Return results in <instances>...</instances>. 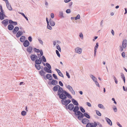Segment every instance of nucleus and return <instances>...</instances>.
Here are the masks:
<instances>
[{
    "label": "nucleus",
    "mask_w": 127,
    "mask_h": 127,
    "mask_svg": "<svg viewBox=\"0 0 127 127\" xmlns=\"http://www.w3.org/2000/svg\"><path fill=\"white\" fill-rule=\"evenodd\" d=\"M73 112L75 114L76 116H78V119L79 120L82 119V118L84 117V115L80 111H78L79 108L78 106H76L74 107Z\"/></svg>",
    "instance_id": "1"
},
{
    "label": "nucleus",
    "mask_w": 127,
    "mask_h": 127,
    "mask_svg": "<svg viewBox=\"0 0 127 127\" xmlns=\"http://www.w3.org/2000/svg\"><path fill=\"white\" fill-rule=\"evenodd\" d=\"M64 91H66L64 90L62 87H60L58 89L57 92V95L59 96L60 98H61L65 96L64 94H65Z\"/></svg>",
    "instance_id": "2"
},
{
    "label": "nucleus",
    "mask_w": 127,
    "mask_h": 127,
    "mask_svg": "<svg viewBox=\"0 0 127 127\" xmlns=\"http://www.w3.org/2000/svg\"><path fill=\"white\" fill-rule=\"evenodd\" d=\"M66 97L64 96L61 98L62 99L61 100V103L63 105H64L65 106H66L67 105L70 103L71 102V100L69 99L67 100L65 99L66 98Z\"/></svg>",
    "instance_id": "3"
},
{
    "label": "nucleus",
    "mask_w": 127,
    "mask_h": 127,
    "mask_svg": "<svg viewBox=\"0 0 127 127\" xmlns=\"http://www.w3.org/2000/svg\"><path fill=\"white\" fill-rule=\"evenodd\" d=\"M41 55L39 54L38 55V57L39 59H36L35 61V63L36 64H40L42 61L41 57Z\"/></svg>",
    "instance_id": "4"
},
{
    "label": "nucleus",
    "mask_w": 127,
    "mask_h": 127,
    "mask_svg": "<svg viewBox=\"0 0 127 127\" xmlns=\"http://www.w3.org/2000/svg\"><path fill=\"white\" fill-rule=\"evenodd\" d=\"M30 58L33 61H35V60L37 59L38 58L37 56L35 54H31Z\"/></svg>",
    "instance_id": "5"
},
{
    "label": "nucleus",
    "mask_w": 127,
    "mask_h": 127,
    "mask_svg": "<svg viewBox=\"0 0 127 127\" xmlns=\"http://www.w3.org/2000/svg\"><path fill=\"white\" fill-rule=\"evenodd\" d=\"M8 20L7 19H6L3 20L1 22V23L3 25L4 27H6L8 24Z\"/></svg>",
    "instance_id": "6"
},
{
    "label": "nucleus",
    "mask_w": 127,
    "mask_h": 127,
    "mask_svg": "<svg viewBox=\"0 0 127 127\" xmlns=\"http://www.w3.org/2000/svg\"><path fill=\"white\" fill-rule=\"evenodd\" d=\"M82 51V49L80 48L77 47L75 49V52L76 53L80 54Z\"/></svg>",
    "instance_id": "7"
},
{
    "label": "nucleus",
    "mask_w": 127,
    "mask_h": 127,
    "mask_svg": "<svg viewBox=\"0 0 127 127\" xmlns=\"http://www.w3.org/2000/svg\"><path fill=\"white\" fill-rule=\"evenodd\" d=\"M23 45L25 47H28L30 45V43L28 40H25L23 42Z\"/></svg>",
    "instance_id": "8"
},
{
    "label": "nucleus",
    "mask_w": 127,
    "mask_h": 127,
    "mask_svg": "<svg viewBox=\"0 0 127 127\" xmlns=\"http://www.w3.org/2000/svg\"><path fill=\"white\" fill-rule=\"evenodd\" d=\"M6 6L7 9L11 11L12 10V8L9 2H7L6 3Z\"/></svg>",
    "instance_id": "9"
},
{
    "label": "nucleus",
    "mask_w": 127,
    "mask_h": 127,
    "mask_svg": "<svg viewBox=\"0 0 127 127\" xmlns=\"http://www.w3.org/2000/svg\"><path fill=\"white\" fill-rule=\"evenodd\" d=\"M98 42H97L96 43V45L94 47V56H95L96 55V52L97 51V50L98 48Z\"/></svg>",
    "instance_id": "10"
},
{
    "label": "nucleus",
    "mask_w": 127,
    "mask_h": 127,
    "mask_svg": "<svg viewBox=\"0 0 127 127\" xmlns=\"http://www.w3.org/2000/svg\"><path fill=\"white\" fill-rule=\"evenodd\" d=\"M61 87L58 85H55L53 89V91L54 92H56L58 91V89Z\"/></svg>",
    "instance_id": "11"
},
{
    "label": "nucleus",
    "mask_w": 127,
    "mask_h": 127,
    "mask_svg": "<svg viewBox=\"0 0 127 127\" xmlns=\"http://www.w3.org/2000/svg\"><path fill=\"white\" fill-rule=\"evenodd\" d=\"M105 119L106 120V121L107 122V123L110 126H112V122L109 119L106 117L105 118Z\"/></svg>",
    "instance_id": "12"
},
{
    "label": "nucleus",
    "mask_w": 127,
    "mask_h": 127,
    "mask_svg": "<svg viewBox=\"0 0 127 127\" xmlns=\"http://www.w3.org/2000/svg\"><path fill=\"white\" fill-rule=\"evenodd\" d=\"M27 50L30 54L32 52V48L31 46H29L27 48Z\"/></svg>",
    "instance_id": "13"
},
{
    "label": "nucleus",
    "mask_w": 127,
    "mask_h": 127,
    "mask_svg": "<svg viewBox=\"0 0 127 127\" xmlns=\"http://www.w3.org/2000/svg\"><path fill=\"white\" fill-rule=\"evenodd\" d=\"M16 35L17 37H19L21 35H23V33L22 31H19L17 32Z\"/></svg>",
    "instance_id": "14"
},
{
    "label": "nucleus",
    "mask_w": 127,
    "mask_h": 127,
    "mask_svg": "<svg viewBox=\"0 0 127 127\" xmlns=\"http://www.w3.org/2000/svg\"><path fill=\"white\" fill-rule=\"evenodd\" d=\"M74 107V106L72 104H70L68 105V108L70 110H72L73 109Z\"/></svg>",
    "instance_id": "15"
},
{
    "label": "nucleus",
    "mask_w": 127,
    "mask_h": 127,
    "mask_svg": "<svg viewBox=\"0 0 127 127\" xmlns=\"http://www.w3.org/2000/svg\"><path fill=\"white\" fill-rule=\"evenodd\" d=\"M51 83L53 85H57L58 84V82L56 80L53 79L51 81Z\"/></svg>",
    "instance_id": "16"
},
{
    "label": "nucleus",
    "mask_w": 127,
    "mask_h": 127,
    "mask_svg": "<svg viewBox=\"0 0 127 127\" xmlns=\"http://www.w3.org/2000/svg\"><path fill=\"white\" fill-rule=\"evenodd\" d=\"M65 92V94L64 95L65 96V97H66V98H67V96L68 97V98H72V97L71 96V95L69 94L66 91H64Z\"/></svg>",
    "instance_id": "17"
},
{
    "label": "nucleus",
    "mask_w": 127,
    "mask_h": 127,
    "mask_svg": "<svg viewBox=\"0 0 127 127\" xmlns=\"http://www.w3.org/2000/svg\"><path fill=\"white\" fill-rule=\"evenodd\" d=\"M19 28L18 27H15L14 29L12 31V32L13 34H15L17 32V31L19 30Z\"/></svg>",
    "instance_id": "18"
},
{
    "label": "nucleus",
    "mask_w": 127,
    "mask_h": 127,
    "mask_svg": "<svg viewBox=\"0 0 127 127\" xmlns=\"http://www.w3.org/2000/svg\"><path fill=\"white\" fill-rule=\"evenodd\" d=\"M44 70L47 73H52V71L50 69H49L46 67H45L44 68Z\"/></svg>",
    "instance_id": "19"
},
{
    "label": "nucleus",
    "mask_w": 127,
    "mask_h": 127,
    "mask_svg": "<svg viewBox=\"0 0 127 127\" xmlns=\"http://www.w3.org/2000/svg\"><path fill=\"white\" fill-rule=\"evenodd\" d=\"M89 122V120L86 118L83 119L82 121V123L84 124H87V123Z\"/></svg>",
    "instance_id": "20"
},
{
    "label": "nucleus",
    "mask_w": 127,
    "mask_h": 127,
    "mask_svg": "<svg viewBox=\"0 0 127 127\" xmlns=\"http://www.w3.org/2000/svg\"><path fill=\"white\" fill-rule=\"evenodd\" d=\"M49 22L50 25L52 26H54L55 25V23L54 21H53V20L51 19H50L49 20Z\"/></svg>",
    "instance_id": "21"
},
{
    "label": "nucleus",
    "mask_w": 127,
    "mask_h": 127,
    "mask_svg": "<svg viewBox=\"0 0 127 127\" xmlns=\"http://www.w3.org/2000/svg\"><path fill=\"white\" fill-rule=\"evenodd\" d=\"M127 41L126 40H124L123 41L122 46L124 48H125L127 46Z\"/></svg>",
    "instance_id": "22"
},
{
    "label": "nucleus",
    "mask_w": 127,
    "mask_h": 127,
    "mask_svg": "<svg viewBox=\"0 0 127 127\" xmlns=\"http://www.w3.org/2000/svg\"><path fill=\"white\" fill-rule=\"evenodd\" d=\"M71 101L75 105L77 106H78L79 105V104L78 102L75 100L73 98H72L71 99Z\"/></svg>",
    "instance_id": "23"
},
{
    "label": "nucleus",
    "mask_w": 127,
    "mask_h": 127,
    "mask_svg": "<svg viewBox=\"0 0 127 127\" xmlns=\"http://www.w3.org/2000/svg\"><path fill=\"white\" fill-rule=\"evenodd\" d=\"M46 77L47 78L50 80H52V75L50 74H48L46 75Z\"/></svg>",
    "instance_id": "24"
},
{
    "label": "nucleus",
    "mask_w": 127,
    "mask_h": 127,
    "mask_svg": "<svg viewBox=\"0 0 127 127\" xmlns=\"http://www.w3.org/2000/svg\"><path fill=\"white\" fill-rule=\"evenodd\" d=\"M26 38V37L25 36H22L20 38V40L21 42H23L24 41Z\"/></svg>",
    "instance_id": "25"
},
{
    "label": "nucleus",
    "mask_w": 127,
    "mask_h": 127,
    "mask_svg": "<svg viewBox=\"0 0 127 127\" xmlns=\"http://www.w3.org/2000/svg\"><path fill=\"white\" fill-rule=\"evenodd\" d=\"M14 28V26L12 24H9L8 26V29L10 31L12 30Z\"/></svg>",
    "instance_id": "26"
},
{
    "label": "nucleus",
    "mask_w": 127,
    "mask_h": 127,
    "mask_svg": "<svg viewBox=\"0 0 127 127\" xmlns=\"http://www.w3.org/2000/svg\"><path fill=\"white\" fill-rule=\"evenodd\" d=\"M94 124V123H88L87 124L86 127H93V125Z\"/></svg>",
    "instance_id": "27"
},
{
    "label": "nucleus",
    "mask_w": 127,
    "mask_h": 127,
    "mask_svg": "<svg viewBox=\"0 0 127 127\" xmlns=\"http://www.w3.org/2000/svg\"><path fill=\"white\" fill-rule=\"evenodd\" d=\"M90 77L94 82H95V81H96L97 79L93 75H90Z\"/></svg>",
    "instance_id": "28"
},
{
    "label": "nucleus",
    "mask_w": 127,
    "mask_h": 127,
    "mask_svg": "<svg viewBox=\"0 0 127 127\" xmlns=\"http://www.w3.org/2000/svg\"><path fill=\"white\" fill-rule=\"evenodd\" d=\"M40 64H35V66L36 68L38 70H39L41 68V66Z\"/></svg>",
    "instance_id": "29"
},
{
    "label": "nucleus",
    "mask_w": 127,
    "mask_h": 127,
    "mask_svg": "<svg viewBox=\"0 0 127 127\" xmlns=\"http://www.w3.org/2000/svg\"><path fill=\"white\" fill-rule=\"evenodd\" d=\"M84 115V116L85 117L88 119H90V116L87 113H84V114H83Z\"/></svg>",
    "instance_id": "30"
},
{
    "label": "nucleus",
    "mask_w": 127,
    "mask_h": 127,
    "mask_svg": "<svg viewBox=\"0 0 127 127\" xmlns=\"http://www.w3.org/2000/svg\"><path fill=\"white\" fill-rule=\"evenodd\" d=\"M98 106L99 108L101 109H105V107L102 104H98Z\"/></svg>",
    "instance_id": "31"
},
{
    "label": "nucleus",
    "mask_w": 127,
    "mask_h": 127,
    "mask_svg": "<svg viewBox=\"0 0 127 127\" xmlns=\"http://www.w3.org/2000/svg\"><path fill=\"white\" fill-rule=\"evenodd\" d=\"M20 13L25 18V19L27 21H28V18L24 14V13L22 12H21Z\"/></svg>",
    "instance_id": "32"
},
{
    "label": "nucleus",
    "mask_w": 127,
    "mask_h": 127,
    "mask_svg": "<svg viewBox=\"0 0 127 127\" xmlns=\"http://www.w3.org/2000/svg\"><path fill=\"white\" fill-rule=\"evenodd\" d=\"M33 51L36 53H39L40 52V50L39 49L34 48H33Z\"/></svg>",
    "instance_id": "33"
},
{
    "label": "nucleus",
    "mask_w": 127,
    "mask_h": 127,
    "mask_svg": "<svg viewBox=\"0 0 127 127\" xmlns=\"http://www.w3.org/2000/svg\"><path fill=\"white\" fill-rule=\"evenodd\" d=\"M80 110L82 112L84 113L85 112V110L81 106H80L79 107Z\"/></svg>",
    "instance_id": "34"
},
{
    "label": "nucleus",
    "mask_w": 127,
    "mask_h": 127,
    "mask_svg": "<svg viewBox=\"0 0 127 127\" xmlns=\"http://www.w3.org/2000/svg\"><path fill=\"white\" fill-rule=\"evenodd\" d=\"M96 114L98 116H101V114L99 111L96 110Z\"/></svg>",
    "instance_id": "35"
},
{
    "label": "nucleus",
    "mask_w": 127,
    "mask_h": 127,
    "mask_svg": "<svg viewBox=\"0 0 127 127\" xmlns=\"http://www.w3.org/2000/svg\"><path fill=\"white\" fill-rule=\"evenodd\" d=\"M38 40L39 42L42 45H43V41L41 40L40 38H38Z\"/></svg>",
    "instance_id": "36"
},
{
    "label": "nucleus",
    "mask_w": 127,
    "mask_h": 127,
    "mask_svg": "<svg viewBox=\"0 0 127 127\" xmlns=\"http://www.w3.org/2000/svg\"><path fill=\"white\" fill-rule=\"evenodd\" d=\"M26 112L25 111H22L21 114L23 116H25L26 114Z\"/></svg>",
    "instance_id": "37"
},
{
    "label": "nucleus",
    "mask_w": 127,
    "mask_h": 127,
    "mask_svg": "<svg viewBox=\"0 0 127 127\" xmlns=\"http://www.w3.org/2000/svg\"><path fill=\"white\" fill-rule=\"evenodd\" d=\"M2 13L1 12H0V19L1 20H2L4 19L3 16L2 15Z\"/></svg>",
    "instance_id": "38"
},
{
    "label": "nucleus",
    "mask_w": 127,
    "mask_h": 127,
    "mask_svg": "<svg viewBox=\"0 0 127 127\" xmlns=\"http://www.w3.org/2000/svg\"><path fill=\"white\" fill-rule=\"evenodd\" d=\"M56 47L60 52L61 51V49L59 44H57V45Z\"/></svg>",
    "instance_id": "39"
},
{
    "label": "nucleus",
    "mask_w": 127,
    "mask_h": 127,
    "mask_svg": "<svg viewBox=\"0 0 127 127\" xmlns=\"http://www.w3.org/2000/svg\"><path fill=\"white\" fill-rule=\"evenodd\" d=\"M46 66H47V67H48V68L49 69H51V67L49 64L47 63L46 64Z\"/></svg>",
    "instance_id": "40"
},
{
    "label": "nucleus",
    "mask_w": 127,
    "mask_h": 127,
    "mask_svg": "<svg viewBox=\"0 0 127 127\" xmlns=\"http://www.w3.org/2000/svg\"><path fill=\"white\" fill-rule=\"evenodd\" d=\"M46 66H47V67H48V68L49 69H51V67L49 64L47 63L46 64Z\"/></svg>",
    "instance_id": "41"
},
{
    "label": "nucleus",
    "mask_w": 127,
    "mask_h": 127,
    "mask_svg": "<svg viewBox=\"0 0 127 127\" xmlns=\"http://www.w3.org/2000/svg\"><path fill=\"white\" fill-rule=\"evenodd\" d=\"M94 124L93 125V127H96V126H97L98 124L96 122H94Z\"/></svg>",
    "instance_id": "42"
},
{
    "label": "nucleus",
    "mask_w": 127,
    "mask_h": 127,
    "mask_svg": "<svg viewBox=\"0 0 127 127\" xmlns=\"http://www.w3.org/2000/svg\"><path fill=\"white\" fill-rule=\"evenodd\" d=\"M80 18V15L79 14H78L77 15V16L74 18L75 19V20H77V19H79Z\"/></svg>",
    "instance_id": "43"
},
{
    "label": "nucleus",
    "mask_w": 127,
    "mask_h": 127,
    "mask_svg": "<svg viewBox=\"0 0 127 127\" xmlns=\"http://www.w3.org/2000/svg\"><path fill=\"white\" fill-rule=\"evenodd\" d=\"M56 54H57L58 56L59 57H60V54L59 53V51L57 50H56Z\"/></svg>",
    "instance_id": "44"
},
{
    "label": "nucleus",
    "mask_w": 127,
    "mask_h": 127,
    "mask_svg": "<svg viewBox=\"0 0 127 127\" xmlns=\"http://www.w3.org/2000/svg\"><path fill=\"white\" fill-rule=\"evenodd\" d=\"M47 28L48 29L50 30H51L52 29V27L50 25H47Z\"/></svg>",
    "instance_id": "45"
},
{
    "label": "nucleus",
    "mask_w": 127,
    "mask_h": 127,
    "mask_svg": "<svg viewBox=\"0 0 127 127\" xmlns=\"http://www.w3.org/2000/svg\"><path fill=\"white\" fill-rule=\"evenodd\" d=\"M59 15H60V16L63 18H64V17L63 16V13L62 11H60L59 12Z\"/></svg>",
    "instance_id": "46"
},
{
    "label": "nucleus",
    "mask_w": 127,
    "mask_h": 127,
    "mask_svg": "<svg viewBox=\"0 0 127 127\" xmlns=\"http://www.w3.org/2000/svg\"><path fill=\"white\" fill-rule=\"evenodd\" d=\"M53 76L54 78L56 79H58V78L57 77L56 75L55 74H53Z\"/></svg>",
    "instance_id": "47"
},
{
    "label": "nucleus",
    "mask_w": 127,
    "mask_h": 127,
    "mask_svg": "<svg viewBox=\"0 0 127 127\" xmlns=\"http://www.w3.org/2000/svg\"><path fill=\"white\" fill-rule=\"evenodd\" d=\"M66 88L68 89L69 90L70 89H71L72 88V87L70 85H68L67 87H66Z\"/></svg>",
    "instance_id": "48"
},
{
    "label": "nucleus",
    "mask_w": 127,
    "mask_h": 127,
    "mask_svg": "<svg viewBox=\"0 0 127 127\" xmlns=\"http://www.w3.org/2000/svg\"><path fill=\"white\" fill-rule=\"evenodd\" d=\"M114 79L115 81V83L116 84H117L118 83V81L116 79L115 77L114 76H113Z\"/></svg>",
    "instance_id": "49"
},
{
    "label": "nucleus",
    "mask_w": 127,
    "mask_h": 127,
    "mask_svg": "<svg viewBox=\"0 0 127 127\" xmlns=\"http://www.w3.org/2000/svg\"><path fill=\"white\" fill-rule=\"evenodd\" d=\"M58 74L60 76L62 77L63 78L64 77V76L63 74L62 73V72H60Z\"/></svg>",
    "instance_id": "50"
},
{
    "label": "nucleus",
    "mask_w": 127,
    "mask_h": 127,
    "mask_svg": "<svg viewBox=\"0 0 127 127\" xmlns=\"http://www.w3.org/2000/svg\"><path fill=\"white\" fill-rule=\"evenodd\" d=\"M66 12L67 13H69L71 12V10L70 9H68L66 10Z\"/></svg>",
    "instance_id": "51"
},
{
    "label": "nucleus",
    "mask_w": 127,
    "mask_h": 127,
    "mask_svg": "<svg viewBox=\"0 0 127 127\" xmlns=\"http://www.w3.org/2000/svg\"><path fill=\"white\" fill-rule=\"evenodd\" d=\"M0 9L1 11V12L2 13L3 12V11L2 9V7L1 5H0Z\"/></svg>",
    "instance_id": "52"
},
{
    "label": "nucleus",
    "mask_w": 127,
    "mask_h": 127,
    "mask_svg": "<svg viewBox=\"0 0 127 127\" xmlns=\"http://www.w3.org/2000/svg\"><path fill=\"white\" fill-rule=\"evenodd\" d=\"M42 60L44 62H46V59L45 58V57L44 56H42Z\"/></svg>",
    "instance_id": "53"
},
{
    "label": "nucleus",
    "mask_w": 127,
    "mask_h": 127,
    "mask_svg": "<svg viewBox=\"0 0 127 127\" xmlns=\"http://www.w3.org/2000/svg\"><path fill=\"white\" fill-rule=\"evenodd\" d=\"M66 75L67 76V77L68 78H69L70 77L67 71H66Z\"/></svg>",
    "instance_id": "54"
},
{
    "label": "nucleus",
    "mask_w": 127,
    "mask_h": 127,
    "mask_svg": "<svg viewBox=\"0 0 127 127\" xmlns=\"http://www.w3.org/2000/svg\"><path fill=\"white\" fill-rule=\"evenodd\" d=\"M95 84L98 87H100L99 85L98 82L96 81H95Z\"/></svg>",
    "instance_id": "55"
},
{
    "label": "nucleus",
    "mask_w": 127,
    "mask_h": 127,
    "mask_svg": "<svg viewBox=\"0 0 127 127\" xmlns=\"http://www.w3.org/2000/svg\"><path fill=\"white\" fill-rule=\"evenodd\" d=\"M73 4V2H70L69 3V8H70L71 7V6Z\"/></svg>",
    "instance_id": "56"
},
{
    "label": "nucleus",
    "mask_w": 127,
    "mask_h": 127,
    "mask_svg": "<svg viewBox=\"0 0 127 127\" xmlns=\"http://www.w3.org/2000/svg\"><path fill=\"white\" fill-rule=\"evenodd\" d=\"M79 36L82 39H83V34L82 33L80 34Z\"/></svg>",
    "instance_id": "57"
},
{
    "label": "nucleus",
    "mask_w": 127,
    "mask_h": 127,
    "mask_svg": "<svg viewBox=\"0 0 127 127\" xmlns=\"http://www.w3.org/2000/svg\"><path fill=\"white\" fill-rule=\"evenodd\" d=\"M28 40L30 42H31L32 41V38L31 36H30L28 37Z\"/></svg>",
    "instance_id": "58"
},
{
    "label": "nucleus",
    "mask_w": 127,
    "mask_h": 127,
    "mask_svg": "<svg viewBox=\"0 0 127 127\" xmlns=\"http://www.w3.org/2000/svg\"><path fill=\"white\" fill-rule=\"evenodd\" d=\"M71 93L72 95H74L75 94V91L73 90L71 92Z\"/></svg>",
    "instance_id": "59"
},
{
    "label": "nucleus",
    "mask_w": 127,
    "mask_h": 127,
    "mask_svg": "<svg viewBox=\"0 0 127 127\" xmlns=\"http://www.w3.org/2000/svg\"><path fill=\"white\" fill-rule=\"evenodd\" d=\"M59 84L60 86H63V84L61 81H60L59 82Z\"/></svg>",
    "instance_id": "60"
},
{
    "label": "nucleus",
    "mask_w": 127,
    "mask_h": 127,
    "mask_svg": "<svg viewBox=\"0 0 127 127\" xmlns=\"http://www.w3.org/2000/svg\"><path fill=\"white\" fill-rule=\"evenodd\" d=\"M113 109L115 112H117V109L116 106H115V107L114 108H113Z\"/></svg>",
    "instance_id": "61"
},
{
    "label": "nucleus",
    "mask_w": 127,
    "mask_h": 127,
    "mask_svg": "<svg viewBox=\"0 0 127 127\" xmlns=\"http://www.w3.org/2000/svg\"><path fill=\"white\" fill-rule=\"evenodd\" d=\"M13 22L11 20H9V23L10 24H13Z\"/></svg>",
    "instance_id": "62"
},
{
    "label": "nucleus",
    "mask_w": 127,
    "mask_h": 127,
    "mask_svg": "<svg viewBox=\"0 0 127 127\" xmlns=\"http://www.w3.org/2000/svg\"><path fill=\"white\" fill-rule=\"evenodd\" d=\"M122 56L123 58H125V54L124 52H123L122 53Z\"/></svg>",
    "instance_id": "63"
},
{
    "label": "nucleus",
    "mask_w": 127,
    "mask_h": 127,
    "mask_svg": "<svg viewBox=\"0 0 127 127\" xmlns=\"http://www.w3.org/2000/svg\"><path fill=\"white\" fill-rule=\"evenodd\" d=\"M42 70H41L39 71V74L42 76H43V73L42 72Z\"/></svg>",
    "instance_id": "64"
}]
</instances>
